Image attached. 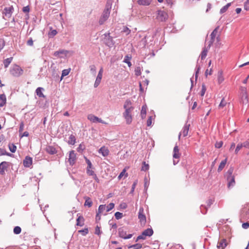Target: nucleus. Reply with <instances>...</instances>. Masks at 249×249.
I'll list each match as a JSON object with an SVG mask.
<instances>
[{
	"instance_id": "1",
	"label": "nucleus",
	"mask_w": 249,
	"mask_h": 249,
	"mask_svg": "<svg viewBox=\"0 0 249 249\" xmlns=\"http://www.w3.org/2000/svg\"><path fill=\"white\" fill-rule=\"evenodd\" d=\"M124 108L125 111L123 114V117L125 120L126 123L129 124L132 121V112L134 108L132 106V102L129 99L126 100L124 103Z\"/></svg>"
},
{
	"instance_id": "2",
	"label": "nucleus",
	"mask_w": 249,
	"mask_h": 249,
	"mask_svg": "<svg viewBox=\"0 0 249 249\" xmlns=\"http://www.w3.org/2000/svg\"><path fill=\"white\" fill-rule=\"evenodd\" d=\"M114 207V204L113 203H110L107 205H100L96 213V218L100 217L102 215H106L107 213L113 209Z\"/></svg>"
},
{
	"instance_id": "3",
	"label": "nucleus",
	"mask_w": 249,
	"mask_h": 249,
	"mask_svg": "<svg viewBox=\"0 0 249 249\" xmlns=\"http://www.w3.org/2000/svg\"><path fill=\"white\" fill-rule=\"evenodd\" d=\"M111 5L110 1L107 0L106 5L105 9H104L99 20V23L100 25L103 24L109 18L111 9Z\"/></svg>"
},
{
	"instance_id": "4",
	"label": "nucleus",
	"mask_w": 249,
	"mask_h": 249,
	"mask_svg": "<svg viewBox=\"0 0 249 249\" xmlns=\"http://www.w3.org/2000/svg\"><path fill=\"white\" fill-rule=\"evenodd\" d=\"M249 102L247 88L245 87H240V103L243 106L248 105Z\"/></svg>"
},
{
	"instance_id": "5",
	"label": "nucleus",
	"mask_w": 249,
	"mask_h": 249,
	"mask_svg": "<svg viewBox=\"0 0 249 249\" xmlns=\"http://www.w3.org/2000/svg\"><path fill=\"white\" fill-rule=\"evenodd\" d=\"M233 171V169L232 168H230L226 174L227 179L228 182V187L229 188L233 187L235 184L234 177L232 175Z\"/></svg>"
},
{
	"instance_id": "6",
	"label": "nucleus",
	"mask_w": 249,
	"mask_h": 249,
	"mask_svg": "<svg viewBox=\"0 0 249 249\" xmlns=\"http://www.w3.org/2000/svg\"><path fill=\"white\" fill-rule=\"evenodd\" d=\"M10 73L15 77H18L23 73V70L18 65H14L10 70Z\"/></svg>"
},
{
	"instance_id": "7",
	"label": "nucleus",
	"mask_w": 249,
	"mask_h": 249,
	"mask_svg": "<svg viewBox=\"0 0 249 249\" xmlns=\"http://www.w3.org/2000/svg\"><path fill=\"white\" fill-rule=\"evenodd\" d=\"M168 18L167 13L164 11L159 10L157 12V18L160 21H164Z\"/></svg>"
},
{
	"instance_id": "8",
	"label": "nucleus",
	"mask_w": 249,
	"mask_h": 249,
	"mask_svg": "<svg viewBox=\"0 0 249 249\" xmlns=\"http://www.w3.org/2000/svg\"><path fill=\"white\" fill-rule=\"evenodd\" d=\"M105 44L109 47H112L114 44V42L113 41L112 37L109 36V33L105 34Z\"/></svg>"
},
{
	"instance_id": "9",
	"label": "nucleus",
	"mask_w": 249,
	"mask_h": 249,
	"mask_svg": "<svg viewBox=\"0 0 249 249\" xmlns=\"http://www.w3.org/2000/svg\"><path fill=\"white\" fill-rule=\"evenodd\" d=\"M88 119L90 122L92 123H100L104 124H107V123L102 120L101 118H99L93 114H89L88 116Z\"/></svg>"
},
{
	"instance_id": "10",
	"label": "nucleus",
	"mask_w": 249,
	"mask_h": 249,
	"mask_svg": "<svg viewBox=\"0 0 249 249\" xmlns=\"http://www.w3.org/2000/svg\"><path fill=\"white\" fill-rule=\"evenodd\" d=\"M218 28H219V27H217L216 28H215L213 30V31L212 32V33H211V34L210 35L211 39L209 41L208 45V47L209 48H210L211 46H212V45L213 44V42L214 41L215 38V37L217 35V32H218Z\"/></svg>"
},
{
	"instance_id": "11",
	"label": "nucleus",
	"mask_w": 249,
	"mask_h": 249,
	"mask_svg": "<svg viewBox=\"0 0 249 249\" xmlns=\"http://www.w3.org/2000/svg\"><path fill=\"white\" fill-rule=\"evenodd\" d=\"M69 158L68 161L70 164V165H73L76 160V153H75L74 151L72 150L69 153Z\"/></svg>"
},
{
	"instance_id": "12",
	"label": "nucleus",
	"mask_w": 249,
	"mask_h": 249,
	"mask_svg": "<svg viewBox=\"0 0 249 249\" xmlns=\"http://www.w3.org/2000/svg\"><path fill=\"white\" fill-rule=\"evenodd\" d=\"M103 72V68H101L98 72V75L96 77L95 82L94 84V86L95 88H97L100 84L102 78Z\"/></svg>"
},
{
	"instance_id": "13",
	"label": "nucleus",
	"mask_w": 249,
	"mask_h": 249,
	"mask_svg": "<svg viewBox=\"0 0 249 249\" xmlns=\"http://www.w3.org/2000/svg\"><path fill=\"white\" fill-rule=\"evenodd\" d=\"M242 216L249 218V204H245L241 210Z\"/></svg>"
},
{
	"instance_id": "14",
	"label": "nucleus",
	"mask_w": 249,
	"mask_h": 249,
	"mask_svg": "<svg viewBox=\"0 0 249 249\" xmlns=\"http://www.w3.org/2000/svg\"><path fill=\"white\" fill-rule=\"evenodd\" d=\"M13 10V7L12 6L9 7H5L3 10V14L6 17L9 18L11 17L12 15Z\"/></svg>"
},
{
	"instance_id": "15",
	"label": "nucleus",
	"mask_w": 249,
	"mask_h": 249,
	"mask_svg": "<svg viewBox=\"0 0 249 249\" xmlns=\"http://www.w3.org/2000/svg\"><path fill=\"white\" fill-rule=\"evenodd\" d=\"M190 124H186L183 126L182 131L179 133L178 135V139H180V136L182 134L183 137H186L188 133Z\"/></svg>"
},
{
	"instance_id": "16",
	"label": "nucleus",
	"mask_w": 249,
	"mask_h": 249,
	"mask_svg": "<svg viewBox=\"0 0 249 249\" xmlns=\"http://www.w3.org/2000/svg\"><path fill=\"white\" fill-rule=\"evenodd\" d=\"M8 166V163L6 161H2L0 163V174L3 175L5 174V170H6Z\"/></svg>"
},
{
	"instance_id": "17",
	"label": "nucleus",
	"mask_w": 249,
	"mask_h": 249,
	"mask_svg": "<svg viewBox=\"0 0 249 249\" xmlns=\"http://www.w3.org/2000/svg\"><path fill=\"white\" fill-rule=\"evenodd\" d=\"M32 158L26 156L23 161V165L26 167H29L32 164Z\"/></svg>"
},
{
	"instance_id": "18",
	"label": "nucleus",
	"mask_w": 249,
	"mask_h": 249,
	"mask_svg": "<svg viewBox=\"0 0 249 249\" xmlns=\"http://www.w3.org/2000/svg\"><path fill=\"white\" fill-rule=\"evenodd\" d=\"M98 152L101 154L104 157H106L108 155L109 151L107 147L102 146L99 149Z\"/></svg>"
},
{
	"instance_id": "19",
	"label": "nucleus",
	"mask_w": 249,
	"mask_h": 249,
	"mask_svg": "<svg viewBox=\"0 0 249 249\" xmlns=\"http://www.w3.org/2000/svg\"><path fill=\"white\" fill-rule=\"evenodd\" d=\"M46 151L49 154L53 155L57 153L55 148L53 146L48 145L46 147Z\"/></svg>"
},
{
	"instance_id": "20",
	"label": "nucleus",
	"mask_w": 249,
	"mask_h": 249,
	"mask_svg": "<svg viewBox=\"0 0 249 249\" xmlns=\"http://www.w3.org/2000/svg\"><path fill=\"white\" fill-rule=\"evenodd\" d=\"M227 245L226 240L223 239L218 242L217 248L218 249H224V248L227 246Z\"/></svg>"
},
{
	"instance_id": "21",
	"label": "nucleus",
	"mask_w": 249,
	"mask_h": 249,
	"mask_svg": "<svg viewBox=\"0 0 249 249\" xmlns=\"http://www.w3.org/2000/svg\"><path fill=\"white\" fill-rule=\"evenodd\" d=\"M173 158L178 159L180 157V154L179 152L178 147L176 145L174 148L173 150Z\"/></svg>"
},
{
	"instance_id": "22",
	"label": "nucleus",
	"mask_w": 249,
	"mask_h": 249,
	"mask_svg": "<svg viewBox=\"0 0 249 249\" xmlns=\"http://www.w3.org/2000/svg\"><path fill=\"white\" fill-rule=\"evenodd\" d=\"M68 53V51L64 50H61L58 51H56L53 53V55L56 57H62L61 54H65L66 55Z\"/></svg>"
},
{
	"instance_id": "23",
	"label": "nucleus",
	"mask_w": 249,
	"mask_h": 249,
	"mask_svg": "<svg viewBox=\"0 0 249 249\" xmlns=\"http://www.w3.org/2000/svg\"><path fill=\"white\" fill-rule=\"evenodd\" d=\"M152 0H138L137 2L140 5L148 6L149 5Z\"/></svg>"
},
{
	"instance_id": "24",
	"label": "nucleus",
	"mask_w": 249,
	"mask_h": 249,
	"mask_svg": "<svg viewBox=\"0 0 249 249\" xmlns=\"http://www.w3.org/2000/svg\"><path fill=\"white\" fill-rule=\"evenodd\" d=\"M147 106L146 105H143L141 111V116L142 119L145 118L146 115Z\"/></svg>"
},
{
	"instance_id": "25",
	"label": "nucleus",
	"mask_w": 249,
	"mask_h": 249,
	"mask_svg": "<svg viewBox=\"0 0 249 249\" xmlns=\"http://www.w3.org/2000/svg\"><path fill=\"white\" fill-rule=\"evenodd\" d=\"M44 90V89L43 88L39 87L37 88L36 90V95L39 97H43L45 98V96L42 93V91Z\"/></svg>"
},
{
	"instance_id": "26",
	"label": "nucleus",
	"mask_w": 249,
	"mask_h": 249,
	"mask_svg": "<svg viewBox=\"0 0 249 249\" xmlns=\"http://www.w3.org/2000/svg\"><path fill=\"white\" fill-rule=\"evenodd\" d=\"M142 233L143 235H145L146 236H151L153 234V231L151 228H148L143 231Z\"/></svg>"
},
{
	"instance_id": "27",
	"label": "nucleus",
	"mask_w": 249,
	"mask_h": 249,
	"mask_svg": "<svg viewBox=\"0 0 249 249\" xmlns=\"http://www.w3.org/2000/svg\"><path fill=\"white\" fill-rule=\"evenodd\" d=\"M6 101V98L5 94H2L0 95V107H3L5 104Z\"/></svg>"
},
{
	"instance_id": "28",
	"label": "nucleus",
	"mask_w": 249,
	"mask_h": 249,
	"mask_svg": "<svg viewBox=\"0 0 249 249\" xmlns=\"http://www.w3.org/2000/svg\"><path fill=\"white\" fill-rule=\"evenodd\" d=\"M210 48H209L208 47L207 48H206L205 47L203 48L202 52H201V53L200 54V57L202 60L204 59L207 54V53L208 51V50Z\"/></svg>"
},
{
	"instance_id": "29",
	"label": "nucleus",
	"mask_w": 249,
	"mask_h": 249,
	"mask_svg": "<svg viewBox=\"0 0 249 249\" xmlns=\"http://www.w3.org/2000/svg\"><path fill=\"white\" fill-rule=\"evenodd\" d=\"M131 59V56L129 55H126L125 56L123 62L127 64L128 66L130 67L132 65L131 63L130 62V60Z\"/></svg>"
},
{
	"instance_id": "30",
	"label": "nucleus",
	"mask_w": 249,
	"mask_h": 249,
	"mask_svg": "<svg viewBox=\"0 0 249 249\" xmlns=\"http://www.w3.org/2000/svg\"><path fill=\"white\" fill-rule=\"evenodd\" d=\"M227 163V159L223 160L220 163L219 166H218V168L217 169V171L218 172H221L223 169L224 168V167L225 166V165Z\"/></svg>"
},
{
	"instance_id": "31",
	"label": "nucleus",
	"mask_w": 249,
	"mask_h": 249,
	"mask_svg": "<svg viewBox=\"0 0 249 249\" xmlns=\"http://www.w3.org/2000/svg\"><path fill=\"white\" fill-rule=\"evenodd\" d=\"M76 142V139L74 135H71L69 138L68 143L69 144L74 145Z\"/></svg>"
},
{
	"instance_id": "32",
	"label": "nucleus",
	"mask_w": 249,
	"mask_h": 249,
	"mask_svg": "<svg viewBox=\"0 0 249 249\" xmlns=\"http://www.w3.org/2000/svg\"><path fill=\"white\" fill-rule=\"evenodd\" d=\"M85 198L86 200L84 205L86 206H88L89 207H90L92 205V201L91 199L89 197H86Z\"/></svg>"
},
{
	"instance_id": "33",
	"label": "nucleus",
	"mask_w": 249,
	"mask_h": 249,
	"mask_svg": "<svg viewBox=\"0 0 249 249\" xmlns=\"http://www.w3.org/2000/svg\"><path fill=\"white\" fill-rule=\"evenodd\" d=\"M224 80V78L222 75V71H218V77H217V81L218 84H221L222 82H223Z\"/></svg>"
},
{
	"instance_id": "34",
	"label": "nucleus",
	"mask_w": 249,
	"mask_h": 249,
	"mask_svg": "<svg viewBox=\"0 0 249 249\" xmlns=\"http://www.w3.org/2000/svg\"><path fill=\"white\" fill-rule=\"evenodd\" d=\"M13 60V57H11L10 58H8L6 59H5L3 61V64L4 65V67L5 68L8 67V66L9 65V64L11 63Z\"/></svg>"
},
{
	"instance_id": "35",
	"label": "nucleus",
	"mask_w": 249,
	"mask_h": 249,
	"mask_svg": "<svg viewBox=\"0 0 249 249\" xmlns=\"http://www.w3.org/2000/svg\"><path fill=\"white\" fill-rule=\"evenodd\" d=\"M119 234L120 237L124 239V237L126 236V233L125 231H124L122 228H120L119 229Z\"/></svg>"
},
{
	"instance_id": "36",
	"label": "nucleus",
	"mask_w": 249,
	"mask_h": 249,
	"mask_svg": "<svg viewBox=\"0 0 249 249\" xmlns=\"http://www.w3.org/2000/svg\"><path fill=\"white\" fill-rule=\"evenodd\" d=\"M231 3H227L226 5H225L224 6H223L221 9H220V13L221 14H223L224 13H225L227 10L229 8V7L231 6Z\"/></svg>"
},
{
	"instance_id": "37",
	"label": "nucleus",
	"mask_w": 249,
	"mask_h": 249,
	"mask_svg": "<svg viewBox=\"0 0 249 249\" xmlns=\"http://www.w3.org/2000/svg\"><path fill=\"white\" fill-rule=\"evenodd\" d=\"M3 155H7L8 156H10L11 154L7 152L5 149L0 148V156Z\"/></svg>"
},
{
	"instance_id": "38",
	"label": "nucleus",
	"mask_w": 249,
	"mask_h": 249,
	"mask_svg": "<svg viewBox=\"0 0 249 249\" xmlns=\"http://www.w3.org/2000/svg\"><path fill=\"white\" fill-rule=\"evenodd\" d=\"M9 149L12 153H15L17 150V147L14 144H9L8 145Z\"/></svg>"
},
{
	"instance_id": "39",
	"label": "nucleus",
	"mask_w": 249,
	"mask_h": 249,
	"mask_svg": "<svg viewBox=\"0 0 249 249\" xmlns=\"http://www.w3.org/2000/svg\"><path fill=\"white\" fill-rule=\"evenodd\" d=\"M138 218H146L145 215L143 214V209L141 208L139 210Z\"/></svg>"
},
{
	"instance_id": "40",
	"label": "nucleus",
	"mask_w": 249,
	"mask_h": 249,
	"mask_svg": "<svg viewBox=\"0 0 249 249\" xmlns=\"http://www.w3.org/2000/svg\"><path fill=\"white\" fill-rule=\"evenodd\" d=\"M70 72V69H65V70H63L62 72L61 79L62 78V77L68 75L69 74Z\"/></svg>"
},
{
	"instance_id": "41",
	"label": "nucleus",
	"mask_w": 249,
	"mask_h": 249,
	"mask_svg": "<svg viewBox=\"0 0 249 249\" xmlns=\"http://www.w3.org/2000/svg\"><path fill=\"white\" fill-rule=\"evenodd\" d=\"M14 233L16 234H18L21 232V230L19 226H16L14 229Z\"/></svg>"
},
{
	"instance_id": "42",
	"label": "nucleus",
	"mask_w": 249,
	"mask_h": 249,
	"mask_svg": "<svg viewBox=\"0 0 249 249\" xmlns=\"http://www.w3.org/2000/svg\"><path fill=\"white\" fill-rule=\"evenodd\" d=\"M149 166L148 164H146L145 161L143 162L142 166V170L146 171L148 170Z\"/></svg>"
},
{
	"instance_id": "43",
	"label": "nucleus",
	"mask_w": 249,
	"mask_h": 249,
	"mask_svg": "<svg viewBox=\"0 0 249 249\" xmlns=\"http://www.w3.org/2000/svg\"><path fill=\"white\" fill-rule=\"evenodd\" d=\"M135 73L136 76H140L141 74V68L140 67H137L135 68Z\"/></svg>"
},
{
	"instance_id": "44",
	"label": "nucleus",
	"mask_w": 249,
	"mask_h": 249,
	"mask_svg": "<svg viewBox=\"0 0 249 249\" xmlns=\"http://www.w3.org/2000/svg\"><path fill=\"white\" fill-rule=\"evenodd\" d=\"M87 174L89 176H93L95 175L93 169H87Z\"/></svg>"
},
{
	"instance_id": "45",
	"label": "nucleus",
	"mask_w": 249,
	"mask_h": 249,
	"mask_svg": "<svg viewBox=\"0 0 249 249\" xmlns=\"http://www.w3.org/2000/svg\"><path fill=\"white\" fill-rule=\"evenodd\" d=\"M242 144V147L246 148H249V141L247 140L244 142L242 143H240Z\"/></svg>"
},
{
	"instance_id": "46",
	"label": "nucleus",
	"mask_w": 249,
	"mask_h": 249,
	"mask_svg": "<svg viewBox=\"0 0 249 249\" xmlns=\"http://www.w3.org/2000/svg\"><path fill=\"white\" fill-rule=\"evenodd\" d=\"M78 232H80L82 235L85 236L86 234L88 233L89 230L88 228H85L84 230H79Z\"/></svg>"
},
{
	"instance_id": "47",
	"label": "nucleus",
	"mask_w": 249,
	"mask_h": 249,
	"mask_svg": "<svg viewBox=\"0 0 249 249\" xmlns=\"http://www.w3.org/2000/svg\"><path fill=\"white\" fill-rule=\"evenodd\" d=\"M242 148H243L242 144L240 143H238L235 150V154H237Z\"/></svg>"
},
{
	"instance_id": "48",
	"label": "nucleus",
	"mask_w": 249,
	"mask_h": 249,
	"mask_svg": "<svg viewBox=\"0 0 249 249\" xmlns=\"http://www.w3.org/2000/svg\"><path fill=\"white\" fill-rule=\"evenodd\" d=\"M226 104H227V103L225 101L224 98H223L221 100V101L220 104L219 105V106H218L219 108H221L223 107H225L226 106Z\"/></svg>"
},
{
	"instance_id": "49",
	"label": "nucleus",
	"mask_w": 249,
	"mask_h": 249,
	"mask_svg": "<svg viewBox=\"0 0 249 249\" xmlns=\"http://www.w3.org/2000/svg\"><path fill=\"white\" fill-rule=\"evenodd\" d=\"M102 233V231H100V227L98 225L95 228V234L100 235Z\"/></svg>"
},
{
	"instance_id": "50",
	"label": "nucleus",
	"mask_w": 249,
	"mask_h": 249,
	"mask_svg": "<svg viewBox=\"0 0 249 249\" xmlns=\"http://www.w3.org/2000/svg\"><path fill=\"white\" fill-rule=\"evenodd\" d=\"M153 117L149 116L148 117V120L147 121V126H150L152 124Z\"/></svg>"
},
{
	"instance_id": "51",
	"label": "nucleus",
	"mask_w": 249,
	"mask_h": 249,
	"mask_svg": "<svg viewBox=\"0 0 249 249\" xmlns=\"http://www.w3.org/2000/svg\"><path fill=\"white\" fill-rule=\"evenodd\" d=\"M5 46V41L4 39H0V52L2 50Z\"/></svg>"
},
{
	"instance_id": "52",
	"label": "nucleus",
	"mask_w": 249,
	"mask_h": 249,
	"mask_svg": "<svg viewBox=\"0 0 249 249\" xmlns=\"http://www.w3.org/2000/svg\"><path fill=\"white\" fill-rule=\"evenodd\" d=\"M127 205L125 202H121L119 205V207L120 209H125L127 208Z\"/></svg>"
},
{
	"instance_id": "53",
	"label": "nucleus",
	"mask_w": 249,
	"mask_h": 249,
	"mask_svg": "<svg viewBox=\"0 0 249 249\" xmlns=\"http://www.w3.org/2000/svg\"><path fill=\"white\" fill-rule=\"evenodd\" d=\"M200 209L201 212L202 213L205 214V213H206V212H207V209H206L205 206H204L203 205H201V206L200 207Z\"/></svg>"
},
{
	"instance_id": "54",
	"label": "nucleus",
	"mask_w": 249,
	"mask_h": 249,
	"mask_svg": "<svg viewBox=\"0 0 249 249\" xmlns=\"http://www.w3.org/2000/svg\"><path fill=\"white\" fill-rule=\"evenodd\" d=\"M137 184V181H134L133 182V184L132 185L131 190V191H130V193L131 194H133V193Z\"/></svg>"
},
{
	"instance_id": "55",
	"label": "nucleus",
	"mask_w": 249,
	"mask_h": 249,
	"mask_svg": "<svg viewBox=\"0 0 249 249\" xmlns=\"http://www.w3.org/2000/svg\"><path fill=\"white\" fill-rule=\"evenodd\" d=\"M206 90V87L204 84H203L202 85V89L201 90V94H200L201 96H204V95L205 93Z\"/></svg>"
},
{
	"instance_id": "56",
	"label": "nucleus",
	"mask_w": 249,
	"mask_h": 249,
	"mask_svg": "<svg viewBox=\"0 0 249 249\" xmlns=\"http://www.w3.org/2000/svg\"><path fill=\"white\" fill-rule=\"evenodd\" d=\"M223 145V142L222 141L217 142L215 144V146L217 148H220Z\"/></svg>"
},
{
	"instance_id": "57",
	"label": "nucleus",
	"mask_w": 249,
	"mask_h": 249,
	"mask_svg": "<svg viewBox=\"0 0 249 249\" xmlns=\"http://www.w3.org/2000/svg\"><path fill=\"white\" fill-rule=\"evenodd\" d=\"M109 224L110 226H111L112 228L116 229L117 228V225L115 223H114L112 220H110L109 221Z\"/></svg>"
},
{
	"instance_id": "58",
	"label": "nucleus",
	"mask_w": 249,
	"mask_h": 249,
	"mask_svg": "<svg viewBox=\"0 0 249 249\" xmlns=\"http://www.w3.org/2000/svg\"><path fill=\"white\" fill-rule=\"evenodd\" d=\"M77 219V225L82 226L84 225L83 219Z\"/></svg>"
},
{
	"instance_id": "59",
	"label": "nucleus",
	"mask_w": 249,
	"mask_h": 249,
	"mask_svg": "<svg viewBox=\"0 0 249 249\" xmlns=\"http://www.w3.org/2000/svg\"><path fill=\"white\" fill-rule=\"evenodd\" d=\"M200 70V67L197 65L196 67V74H195L196 79L197 78V77L198 76V74L199 73Z\"/></svg>"
},
{
	"instance_id": "60",
	"label": "nucleus",
	"mask_w": 249,
	"mask_h": 249,
	"mask_svg": "<svg viewBox=\"0 0 249 249\" xmlns=\"http://www.w3.org/2000/svg\"><path fill=\"white\" fill-rule=\"evenodd\" d=\"M145 237L146 236L145 235H143V233L142 232V233L139 236H138L136 240V242H137L138 240H140V239H142V240H144L145 239Z\"/></svg>"
},
{
	"instance_id": "61",
	"label": "nucleus",
	"mask_w": 249,
	"mask_h": 249,
	"mask_svg": "<svg viewBox=\"0 0 249 249\" xmlns=\"http://www.w3.org/2000/svg\"><path fill=\"white\" fill-rule=\"evenodd\" d=\"M133 249H139L142 248V245L140 244H136L130 247Z\"/></svg>"
},
{
	"instance_id": "62",
	"label": "nucleus",
	"mask_w": 249,
	"mask_h": 249,
	"mask_svg": "<svg viewBox=\"0 0 249 249\" xmlns=\"http://www.w3.org/2000/svg\"><path fill=\"white\" fill-rule=\"evenodd\" d=\"M27 44L28 46H32L34 44V42L32 38H30V39L27 41Z\"/></svg>"
},
{
	"instance_id": "63",
	"label": "nucleus",
	"mask_w": 249,
	"mask_h": 249,
	"mask_svg": "<svg viewBox=\"0 0 249 249\" xmlns=\"http://www.w3.org/2000/svg\"><path fill=\"white\" fill-rule=\"evenodd\" d=\"M242 227L244 229H247L249 228V223L246 222L242 224Z\"/></svg>"
},
{
	"instance_id": "64",
	"label": "nucleus",
	"mask_w": 249,
	"mask_h": 249,
	"mask_svg": "<svg viewBox=\"0 0 249 249\" xmlns=\"http://www.w3.org/2000/svg\"><path fill=\"white\" fill-rule=\"evenodd\" d=\"M123 216V213L118 212L115 213V218H121Z\"/></svg>"
}]
</instances>
